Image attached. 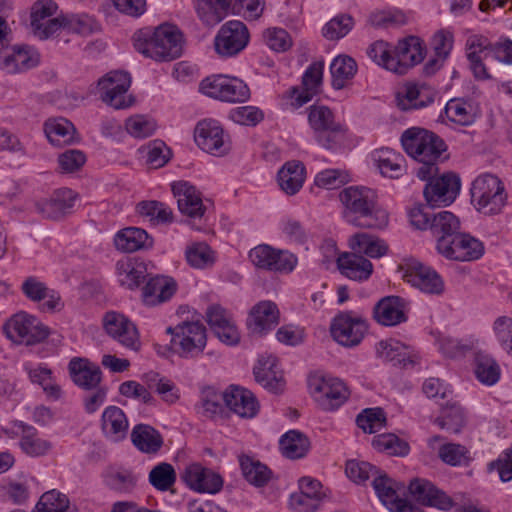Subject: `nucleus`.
I'll return each mask as SVG.
<instances>
[{"instance_id":"nucleus-25","label":"nucleus","mask_w":512,"mask_h":512,"mask_svg":"<svg viewBox=\"0 0 512 512\" xmlns=\"http://www.w3.org/2000/svg\"><path fill=\"white\" fill-rule=\"evenodd\" d=\"M39 62V53L29 46H14L0 53V69L8 74L25 72Z\"/></svg>"},{"instance_id":"nucleus-6","label":"nucleus","mask_w":512,"mask_h":512,"mask_svg":"<svg viewBox=\"0 0 512 512\" xmlns=\"http://www.w3.org/2000/svg\"><path fill=\"white\" fill-rule=\"evenodd\" d=\"M471 199L479 212L484 215H496L505 206L507 193L498 176L486 173L473 181Z\"/></svg>"},{"instance_id":"nucleus-60","label":"nucleus","mask_w":512,"mask_h":512,"mask_svg":"<svg viewBox=\"0 0 512 512\" xmlns=\"http://www.w3.org/2000/svg\"><path fill=\"white\" fill-rule=\"evenodd\" d=\"M137 212L141 216L149 217L150 220H155L158 223L172 222L173 212L163 202L159 201H142L137 205Z\"/></svg>"},{"instance_id":"nucleus-57","label":"nucleus","mask_w":512,"mask_h":512,"mask_svg":"<svg viewBox=\"0 0 512 512\" xmlns=\"http://www.w3.org/2000/svg\"><path fill=\"white\" fill-rule=\"evenodd\" d=\"M224 393L216 391L212 387L202 390L198 412L205 417L212 418L223 411Z\"/></svg>"},{"instance_id":"nucleus-43","label":"nucleus","mask_w":512,"mask_h":512,"mask_svg":"<svg viewBox=\"0 0 512 512\" xmlns=\"http://www.w3.org/2000/svg\"><path fill=\"white\" fill-rule=\"evenodd\" d=\"M352 253L370 258H380L387 254L388 246L385 241L368 233H356L349 239Z\"/></svg>"},{"instance_id":"nucleus-31","label":"nucleus","mask_w":512,"mask_h":512,"mask_svg":"<svg viewBox=\"0 0 512 512\" xmlns=\"http://www.w3.org/2000/svg\"><path fill=\"white\" fill-rule=\"evenodd\" d=\"M224 403L242 418H253L259 411V403L255 395L250 390L238 386H230L224 392Z\"/></svg>"},{"instance_id":"nucleus-29","label":"nucleus","mask_w":512,"mask_h":512,"mask_svg":"<svg viewBox=\"0 0 512 512\" xmlns=\"http://www.w3.org/2000/svg\"><path fill=\"white\" fill-rule=\"evenodd\" d=\"M68 370L73 383L84 390H94L102 380V372L99 366L86 358H72Z\"/></svg>"},{"instance_id":"nucleus-58","label":"nucleus","mask_w":512,"mask_h":512,"mask_svg":"<svg viewBox=\"0 0 512 512\" xmlns=\"http://www.w3.org/2000/svg\"><path fill=\"white\" fill-rule=\"evenodd\" d=\"M142 152L146 154L147 164L153 169L166 165L172 156L171 150L161 140L149 142L142 148Z\"/></svg>"},{"instance_id":"nucleus-18","label":"nucleus","mask_w":512,"mask_h":512,"mask_svg":"<svg viewBox=\"0 0 512 512\" xmlns=\"http://www.w3.org/2000/svg\"><path fill=\"white\" fill-rule=\"evenodd\" d=\"M408 489L411 496L417 502L443 511H448L452 508L456 509L460 502V497H462L459 494L451 497L438 489L430 481L419 478L412 480Z\"/></svg>"},{"instance_id":"nucleus-53","label":"nucleus","mask_w":512,"mask_h":512,"mask_svg":"<svg viewBox=\"0 0 512 512\" xmlns=\"http://www.w3.org/2000/svg\"><path fill=\"white\" fill-rule=\"evenodd\" d=\"M475 375L481 383L491 386L499 381L501 371L492 356L479 352L475 356Z\"/></svg>"},{"instance_id":"nucleus-54","label":"nucleus","mask_w":512,"mask_h":512,"mask_svg":"<svg viewBox=\"0 0 512 512\" xmlns=\"http://www.w3.org/2000/svg\"><path fill=\"white\" fill-rule=\"evenodd\" d=\"M239 462L242 474L249 483L262 487L270 480L271 471L260 461L243 455L239 458Z\"/></svg>"},{"instance_id":"nucleus-61","label":"nucleus","mask_w":512,"mask_h":512,"mask_svg":"<svg viewBox=\"0 0 512 512\" xmlns=\"http://www.w3.org/2000/svg\"><path fill=\"white\" fill-rule=\"evenodd\" d=\"M372 445L377 450L385 451L390 455L405 456L409 453L408 443L394 434L378 435L373 439Z\"/></svg>"},{"instance_id":"nucleus-35","label":"nucleus","mask_w":512,"mask_h":512,"mask_svg":"<svg viewBox=\"0 0 512 512\" xmlns=\"http://www.w3.org/2000/svg\"><path fill=\"white\" fill-rule=\"evenodd\" d=\"M374 319L383 326H395L406 321L404 300L398 296L382 298L373 309Z\"/></svg>"},{"instance_id":"nucleus-12","label":"nucleus","mask_w":512,"mask_h":512,"mask_svg":"<svg viewBox=\"0 0 512 512\" xmlns=\"http://www.w3.org/2000/svg\"><path fill=\"white\" fill-rule=\"evenodd\" d=\"M200 90L209 97L226 102H245L250 98V89L243 80L224 75L207 77L200 83Z\"/></svg>"},{"instance_id":"nucleus-44","label":"nucleus","mask_w":512,"mask_h":512,"mask_svg":"<svg viewBox=\"0 0 512 512\" xmlns=\"http://www.w3.org/2000/svg\"><path fill=\"white\" fill-rule=\"evenodd\" d=\"M304 165L299 161H289L283 165L277 175L280 188L287 195L296 194L303 186L305 179Z\"/></svg>"},{"instance_id":"nucleus-2","label":"nucleus","mask_w":512,"mask_h":512,"mask_svg":"<svg viewBox=\"0 0 512 512\" xmlns=\"http://www.w3.org/2000/svg\"><path fill=\"white\" fill-rule=\"evenodd\" d=\"M401 142L406 153L418 161L419 166L415 171L420 180L438 174L437 163L447 149L445 142L438 135L426 129L413 127L402 134Z\"/></svg>"},{"instance_id":"nucleus-52","label":"nucleus","mask_w":512,"mask_h":512,"mask_svg":"<svg viewBox=\"0 0 512 512\" xmlns=\"http://www.w3.org/2000/svg\"><path fill=\"white\" fill-rule=\"evenodd\" d=\"M332 86L335 89L344 88L346 82L354 77L357 72V64L353 58L347 55L336 57L331 65Z\"/></svg>"},{"instance_id":"nucleus-15","label":"nucleus","mask_w":512,"mask_h":512,"mask_svg":"<svg viewBox=\"0 0 512 512\" xmlns=\"http://www.w3.org/2000/svg\"><path fill=\"white\" fill-rule=\"evenodd\" d=\"M438 252L450 260L474 261L484 253L483 243L469 234L459 233L453 237L437 241Z\"/></svg>"},{"instance_id":"nucleus-11","label":"nucleus","mask_w":512,"mask_h":512,"mask_svg":"<svg viewBox=\"0 0 512 512\" xmlns=\"http://www.w3.org/2000/svg\"><path fill=\"white\" fill-rule=\"evenodd\" d=\"M308 121L317 142L326 149L335 147L344 136V128L335 122L333 112L326 106H311Z\"/></svg>"},{"instance_id":"nucleus-46","label":"nucleus","mask_w":512,"mask_h":512,"mask_svg":"<svg viewBox=\"0 0 512 512\" xmlns=\"http://www.w3.org/2000/svg\"><path fill=\"white\" fill-rule=\"evenodd\" d=\"M44 131L52 145L62 146L74 141L76 129L72 122L58 117L48 119L44 124Z\"/></svg>"},{"instance_id":"nucleus-9","label":"nucleus","mask_w":512,"mask_h":512,"mask_svg":"<svg viewBox=\"0 0 512 512\" xmlns=\"http://www.w3.org/2000/svg\"><path fill=\"white\" fill-rule=\"evenodd\" d=\"M411 224L420 229H429L438 240L451 238L459 230L458 218L449 211L431 213L426 207L418 206L409 213Z\"/></svg>"},{"instance_id":"nucleus-19","label":"nucleus","mask_w":512,"mask_h":512,"mask_svg":"<svg viewBox=\"0 0 512 512\" xmlns=\"http://www.w3.org/2000/svg\"><path fill=\"white\" fill-rule=\"evenodd\" d=\"M249 42L246 25L238 20H231L222 25L215 40V50L221 56H234L242 51Z\"/></svg>"},{"instance_id":"nucleus-28","label":"nucleus","mask_w":512,"mask_h":512,"mask_svg":"<svg viewBox=\"0 0 512 512\" xmlns=\"http://www.w3.org/2000/svg\"><path fill=\"white\" fill-rule=\"evenodd\" d=\"M299 492L290 496V506L297 512H314L318 509L324 493L318 480L302 477L299 480Z\"/></svg>"},{"instance_id":"nucleus-22","label":"nucleus","mask_w":512,"mask_h":512,"mask_svg":"<svg viewBox=\"0 0 512 512\" xmlns=\"http://www.w3.org/2000/svg\"><path fill=\"white\" fill-rule=\"evenodd\" d=\"M194 138L203 151L215 156H222L230 149L222 127L214 120L200 121L195 128Z\"/></svg>"},{"instance_id":"nucleus-37","label":"nucleus","mask_w":512,"mask_h":512,"mask_svg":"<svg viewBox=\"0 0 512 512\" xmlns=\"http://www.w3.org/2000/svg\"><path fill=\"white\" fill-rule=\"evenodd\" d=\"M337 265L343 275L355 281H365L373 272V264L370 260L352 252L340 255L337 258Z\"/></svg>"},{"instance_id":"nucleus-55","label":"nucleus","mask_w":512,"mask_h":512,"mask_svg":"<svg viewBox=\"0 0 512 512\" xmlns=\"http://www.w3.org/2000/svg\"><path fill=\"white\" fill-rule=\"evenodd\" d=\"M188 264L196 269H205L215 262L214 252L204 242H196L188 245L185 251Z\"/></svg>"},{"instance_id":"nucleus-26","label":"nucleus","mask_w":512,"mask_h":512,"mask_svg":"<svg viewBox=\"0 0 512 512\" xmlns=\"http://www.w3.org/2000/svg\"><path fill=\"white\" fill-rule=\"evenodd\" d=\"M181 479L191 489L203 493H217L223 486V480L219 474L197 463L186 466L181 474Z\"/></svg>"},{"instance_id":"nucleus-34","label":"nucleus","mask_w":512,"mask_h":512,"mask_svg":"<svg viewBox=\"0 0 512 512\" xmlns=\"http://www.w3.org/2000/svg\"><path fill=\"white\" fill-rule=\"evenodd\" d=\"M377 356L395 366H414L418 363L417 355L408 346L394 339L381 340L376 345Z\"/></svg>"},{"instance_id":"nucleus-56","label":"nucleus","mask_w":512,"mask_h":512,"mask_svg":"<svg viewBox=\"0 0 512 512\" xmlns=\"http://www.w3.org/2000/svg\"><path fill=\"white\" fill-rule=\"evenodd\" d=\"M149 482L157 490L167 491L176 482L175 469L169 463H159L150 471Z\"/></svg>"},{"instance_id":"nucleus-21","label":"nucleus","mask_w":512,"mask_h":512,"mask_svg":"<svg viewBox=\"0 0 512 512\" xmlns=\"http://www.w3.org/2000/svg\"><path fill=\"white\" fill-rule=\"evenodd\" d=\"M106 332L122 346L138 351L141 343L136 326L123 314L107 312L103 319Z\"/></svg>"},{"instance_id":"nucleus-63","label":"nucleus","mask_w":512,"mask_h":512,"mask_svg":"<svg viewBox=\"0 0 512 512\" xmlns=\"http://www.w3.org/2000/svg\"><path fill=\"white\" fill-rule=\"evenodd\" d=\"M68 507L67 496L56 490L45 492L36 505L38 512H63Z\"/></svg>"},{"instance_id":"nucleus-39","label":"nucleus","mask_w":512,"mask_h":512,"mask_svg":"<svg viewBox=\"0 0 512 512\" xmlns=\"http://www.w3.org/2000/svg\"><path fill=\"white\" fill-rule=\"evenodd\" d=\"M102 431L107 438L118 442L125 438L128 431V420L123 410L117 406H108L101 419Z\"/></svg>"},{"instance_id":"nucleus-38","label":"nucleus","mask_w":512,"mask_h":512,"mask_svg":"<svg viewBox=\"0 0 512 512\" xmlns=\"http://www.w3.org/2000/svg\"><path fill=\"white\" fill-rule=\"evenodd\" d=\"M139 479L140 475L132 469L110 468L104 475V484L117 494L129 495L136 490Z\"/></svg>"},{"instance_id":"nucleus-49","label":"nucleus","mask_w":512,"mask_h":512,"mask_svg":"<svg viewBox=\"0 0 512 512\" xmlns=\"http://www.w3.org/2000/svg\"><path fill=\"white\" fill-rule=\"evenodd\" d=\"M117 271L120 284L131 290L137 288L149 275L147 273L146 265L143 262L136 260L118 262Z\"/></svg>"},{"instance_id":"nucleus-36","label":"nucleus","mask_w":512,"mask_h":512,"mask_svg":"<svg viewBox=\"0 0 512 512\" xmlns=\"http://www.w3.org/2000/svg\"><path fill=\"white\" fill-rule=\"evenodd\" d=\"M254 377L265 389L278 393L284 389V379L282 373L277 370V360L275 357H262L258 360L253 370Z\"/></svg>"},{"instance_id":"nucleus-20","label":"nucleus","mask_w":512,"mask_h":512,"mask_svg":"<svg viewBox=\"0 0 512 512\" xmlns=\"http://www.w3.org/2000/svg\"><path fill=\"white\" fill-rule=\"evenodd\" d=\"M403 279L420 291L440 295L444 291V282L440 275L429 266L417 260H411L401 266Z\"/></svg>"},{"instance_id":"nucleus-64","label":"nucleus","mask_w":512,"mask_h":512,"mask_svg":"<svg viewBox=\"0 0 512 512\" xmlns=\"http://www.w3.org/2000/svg\"><path fill=\"white\" fill-rule=\"evenodd\" d=\"M493 330L502 349L512 357V318L498 317L494 322Z\"/></svg>"},{"instance_id":"nucleus-51","label":"nucleus","mask_w":512,"mask_h":512,"mask_svg":"<svg viewBox=\"0 0 512 512\" xmlns=\"http://www.w3.org/2000/svg\"><path fill=\"white\" fill-rule=\"evenodd\" d=\"M435 423L450 433H459L466 424V415L463 408L456 402L447 403Z\"/></svg>"},{"instance_id":"nucleus-40","label":"nucleus","mask_w":512,"mask_h":512,"mask_svg":"<svg viewBox=\"0 0 512 512\" xmlns=\"http://www.w3.org/2000/svg\"><path fill=\"white\" fill-rule=\"evenodd\" d=\"M114 243L118 250L130 253L152 247L153 239L144 229L127 227L115 235Z\"/></svg>"},{"instance_id":"nucleus-42","label":"nucleus","mask_w":512,"mask_h":512,"mask_svg":"<svg viewBox=\"0 0 512 512\" xmlns=\"http://www.w3.org/2000/svg\"><path fill=\"white\" fill-rule=\"evenodd\" d=\"M198 18L206 26L220 23L229 12L231 0H194Z\"/></svg>"},{"instance_id":"nucleus-8","label":"nucleus","mask_w":512,"mask_h":512,"mask_svg":"<svg viewBox=\"0 0 512 512\" xmlns=\"http://www.w3.org/2000/svg\"><path fill=\"white\" fill-rule=\"evenodd\" d=\"M8 339L17 344L35 345L49 336V328L35 316L18 312L11 316L3 326Z\"/></svg>"},{"instance_id":"nucleus-62","label":"nucleus","mask_w":512,"mask_h":512,"mask_svg":"<svg viewBox=\"0 0 512 512\" xmlns=\"http://www.w3.org/2000/svg\"><path fill=\"white\" fill-rule=\"evenodd\" d=\"M354 26L353 18L348 14H340L332 18L322 30L328 40H338L346 36Z\"/></svg>"},{"instance_id":"nucleus-47","label":"nucleus","mask_w":512,"mask_h":512,"mask_svg":"<svg viewBox=\"0 0 512 512\" xmlns=\"http://www.w3.org/2000/svg\"><path fill=\"white\" fill-rule=\"evenodd\" d=\"M279 445L285 457L300 459L307 454L310 441L304 433L298 430H290L280 438Z\"/></svg>"},{"instance_id":"nucleus-23","label":"nucleus","mask_w":512,"mask_h":512,"mask_svg":"<svg viewBox=\"0 0 512 512\" xmlns=\"http://www.w3.org/2000/svg\"><path fill=\"white\" fill-rule=\"evenodd\" d=\"M206 321L222 343L229 346L239 343L240 333L232 315L225 308L217 304L209 306Z\"/></svg>"},{"instance_id":"nucleus-4","label":"nucleus","mask_w":512,"mask_h":512,"mask_svg":"<svg viewBox=\"0 0 512 512\" xmlns=\"http://www.w3.org/2000/svg\"><path fill=\"white\" fill-rule=\"evenodd\" d=\"M133 43L139 53L156 61L174 60L183 51V35L171 24H162L153 30L140 29L134 34Z\"/></svg>"},{"instance_id":"nucleus-13","label":"nucleus","mask_w":512,"mask_h":512,"mask_svg":"<svg viewBox=\"0 0 512 512\" xmlns=\"http://www.w3.org/2000/svg\"><path fill=\"white\" fill-rule=\"evenodd\" d=\"M131 85V77L125 71H110L98 81L100 99L115 109L132 105V98L126 93Z\"/></svg>"},{"instance_id":"nucleus-41","label":"nucleus","mask_w":512,"mask_h":512,"mask_svg":"<svg viewBox=\"0 0 512 512\" xmlns=\"http://www.w3.org/2000/svg\"><path fill=\"white\" fill-rule=\"evenodd\" d=\"M20 430V447L23 452L32 457H39L47 454L52 443L46 439L40 438L35 427L19 422L17 425Z\"/></svg>"},{"instance_id":"nucleus-27","label":"nucleus","mask_w":512,"mask_h":512,"mask_svg":"<svg viewBox=\"0 0 512 512\" xmlns=\"http://www.w3.org/2000/svg\"><path fill=\"white\" fill-rule=\"evenodd\" d=\"M77 198V193L69 188L56 190L50 198L36 203V210L44 218L59 220L70 214Z\"/></svg>"},{"instance_id":"nucleus-10","label":"nucleus","mask_w":512,"mask_h":512,"mask_svg":"<svg viewBox=\"0 0 512 512\" xmlns=\"http://www.w3.org/2000/svg\"><path fill=\"white\" fill-rule=\"evenodd\" d=\"M310 393L324 411H334L349 398L345 383L333 377H313L309 380Z\"/></svg>"},{"instance_id":"nucleus-48","label":"nucleus","mask_w":512,"mask_h":512,"mask_svg":"<svg viewBox=\"0 0 512 512\" xmlns=\"http://www.w3.org/2000/svg\"><path fill=\"white\" fill-rule=\"evenodd\" d=\"M377 167L383 176L389 178H399L404 170V157L392 149L382 148L375 153Z\"/></svg>"},{"instance_id":"nucleus-33","label":"nucleus","mask_w":512,"mask_h":512,"mask_svg":"<svg viewBox=\"0 0 512 512\" xmlns=\"http://www.w3.org/2000/svg\"><path fill=\"white\" fill-rule=\"evenodd\" d=\"M278 322L277 305L272 301H261L252 308L247 324L252 333L262 335L274 328Z\"/></svg>"},{"instance_id":"nucleus-45","label":"nucleus","mask_w":512,"mask_h":512,"mask_svg":"<svg viewBox=\"0 0 512 512\" xmlns=\"http://www.w3.org/2000/svg\"><path fill=\"white\" fill-rule=\"evenodd\" d=\"M134 446L143 453L155 454L163 445L160 433L150 425L138 424L131 432Z\"/></svg>"},{"instance_id":"nucleus-3","label":"nucleus","mask_w":512,"mask_h":512,"mask_svg":"<svg viewBox=\"0 0 512 512\" xmlns=\"http://www.w3.org/2000/svg\"><path fill=\"white\" fill-rule=\"evenodd\" d=\"M345 207V220L357 227L381 229L388 224V213L377 205L375 192L367 187L350 186L339 194Z\"/></svg>"},{"instance_id":"nucleus-1","label":"nucleus","mask_w":512,"mask_h":512,"mask_svg":"<svg viewBox=\"0 0 512 512\" xmlns=\"http://www.w3.org/2000/svg\"><path fill=\"white\" fill-rule=\"evenodd\" d=\"M367 54L379 66L398 75H405L424 59L425 45L417 36L399 40L396 46L378 40L372 43Z\"/></svg>"},{"instance_id":"nucleus-16","label":"nucleus","mask_w":512,"mask_h":512,"mask_svg":"<svg viewBox=\"0 0 512 512\" xmlns=\"http://www.w3.org/2000/svg\"><path fill=\"white\" fill-rule=\"evenodd\" d=\"M427 181L423 194L429 208L450 205L460 191V178L454 173H444L442 176L425 179Z\"/></svg>"},{"instance_id":"nucleus-24","label":"nucleus","mask_w":512,"mask_h":512,"mask_svg":"<svg viewBox=\"0 0 512 512\" xmlns=\"http://www.w3.org/2000/svg\"><path fill=\"white\" fill-rule=\"evenodd\" d=\"M173 196L177 200L179 211L192 219H201L206 211L201 193L187 181H175L171 184Z\"/></svg>"},{"instance_id":"nucleus-7","label":"nucleus","mask_w":512,"mask_h":512,"mask_svg":"<svg viewBox=\"0 0 512 512\" xmlns=\"http://www.w3.org/2000/svg\"><path fill=\"white\" fill-rule=\"evenodd\" d=\"M171 334V349L183 358H194L206 347V328L200 322H182L175 327H168Z\"/></svg>"},{"instance_id":"nucleus-17","label":"nucleus","mask_w":512,"mask_h":512,"mask_svg":"<svg viewBox=\"0 0 512 512\" xmlns=\"http://www.w3.org/2000/svg\"><path fill=\"white\" fill-rule=\"evenodd\" d=\"M367 330V321L361 316H354L352 312L338 314L330 326L333 339L345 347H354L360 344Z\"/></svg>"},{"instance_id":"nucleus-59","label":"nucleus","mask_w":512,"mask_h":512,"mask_svg":"<svg viewBox=\"0 0 512 512\" xmlns=\"http://www.w3.org/2000/svg\"><path fill=\"white\" fill-rule=\"evenodd\" d=\"M356 423L366 433H376L386 424L385 412L382 408L364 409L356 418Z\"/></svg>"},{"instance_id":"nucleus-50","label":"nucleus","mask_w":512,"mask_h":512,"mask_svg":"<svg viewBox=\"0 0 512 512\" xmlns=\"http://www.w3.org/2000/svg\"><path fill=\"white\" fill-rule=\"evenodd\" d=\"M445 114L450 121L468 126L473 124L476 119V107L471 101L455 98L446 104Z\"/></svg>"},{"instance_id":"nucleus-5","label":"nucleus","mask_w":512,"mask_h":512,"mask_svg":"<svg viewBox=\"0 0 512 512\" xmlns=\"http://www.w3.org/2000/svg\"><path fill=\"white\" fill-rule=\"evenodd\" d=\"M467 58L475 78L489 79V64L493 62L512 63V41L505 40L492 45L486 38L471 37L467 41Z\"/></svg>"},{"instance_id":"nucleus-32","label":"nucleus","mask_w":512,"mask_h":512,"mask_svg":"<svg viewBox=\"0 0 512 512\" xmlns=\"http://www.w3.org/2000/svg\"><path fill=\"white\" fill-rule=\"evenodd\" d=\"M142 288V300L147 306H155L168 301L176 292L173 279L161 275H148Z\"/></svg>"},{"instance_id":"nucleus-14","label":"nucleus","mask_w":512,"mask_h":512,"mask_svg":"<svg viewBox=\"0 0 512 512\" xmlns=\"http://www.w3.org/2000/svg\"><path fill=\"white\" fill-rule=\"evenodd\" d=\"M249 259L259 269L278 273H291L297 263V257L288 250L276 249L267 244H261L249 252Z\"/></svg>"},{"instance_id":"nucleus-30","label":"nucleus","mask_w":512,"mask_h":512,"mask_svg":"<svg viewBox=\"0 0 512 512\" xmlns=\"http://www.w3.org/2000/svg\"><path fill=\"white\" fill-rule=\"evenodd\" d=\"M324 61H316L309 65L302 76L303 90L297 87L290 90V97L294 100L293 105L301 107L309 102L318 93L322 84Z\"/></svg>"}]
</instances>
